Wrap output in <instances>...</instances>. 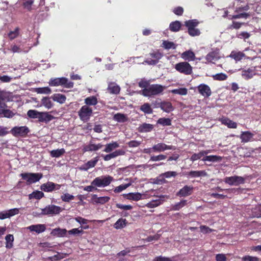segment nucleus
Wrapping results in <instances>:
<instances>
[{"instance_id":"obj_1","label":"nucleus","mask_w":261,"mask_h":261,"mask_svg":"<svg viewBox=\"0 0 261 261\" xmlns=\"http://www.w3.org/2000/svg\"><path fill=\"white\" fill-rule=\"evenodd\" d=\"M48 84L50 86H63L67 88H71L73 87V83L69 81L68 79L64 77L51 78Z\"/></svg>"},{"instance_id":"obj_2","label":"nucleus","mask_w":261,"mask_h":261,"mask_svg":"<svg viewBox=\"0 0 261 261\" xmlns=\"http://www.w3.org/2000/svg\"><path fill=\"white\" fill-rule=\"evenodd\" d=\"M199 24V21L197 19H191L185 22V26L188 28V33L191 36H199L200 31L196 27Z\"/></svg>"},{"instance_id":"obj_3","label":"nucleus","mask_w":261,"mask_h":261,"mask_svg":"<svg viewBox=\"0 0 261 261\" xmlns=\"http://www.w3.org/2000/svg\"><path fill=\"white\" fill-rule=\"evenodd\" d=\"M164 90L163 86L158 84H152L148 87L147 89H144L142 90V94L144 96H151L158 95L162 93Z\"/></svg>"},{"instance_id":"obj_4","label":"nucleus","mask_w":261,"mask_h":261,"mask_svg":"<svg viewBox=\"0 0 261 261\" xmlns=\"http://www.w3.org/2000/svg\"><path fill=\"white\" fill-rule=\"evenodd\" d=\"M113 179V177L110 175L101 176L96 177L91 182V185L97 187H105L109 186Z\"/></svg>"},{"instance_id":"obj_5","label":"nucleus","mask_w":261,"mask_h":261,"mask_svg":"<svg viewBox=\"0 0 261 261\" xmlns=\"http://www.w3.org/2000/svg\"><path fill=\"white\" fill-rule=\"evenodd\" d=\"M174 68L178 72L185 75H190L193 73V67L188 62L184 61L175 65Z\"/></svg>"},{"instance_id":"obj_6","label":"nucleus","mask_w":261,"mask_h":261,"mask_svg":"<svg viewBox=\"0 0 261 261\" xmlns=\"http://www.w3.org/2000/svg\"><path fill=\"white\" fill-rule=\"evenodd\" d=\"M20 176L23 180H26L27 185H31L38 181L42 178L41 173H22Z\"/></svg>"},{"instance_id":"obj_7","label":"nucleus","mask_w":261,"mask_h":261,"mask_svg":"<svg viewBox=\"0 0 261 261\" xmlns=\"http://www.w3.org/2000/svg\"><path fill=\"white\" fill-rule=\"evenodd\" d=\"M92 115L93 110L92 108L88 107V106H83L78 111L80 119L84 122L89 121Z\"/></svg>"},{"instance_id":"obj_8","label":"nucleus","mask_w":261,"mask_h":261,"mask_svg":"<svg viewBox=\"0 0 261 261\" xmlns=\"http://www.w3.org/2000/svg\"><path fill=\"white\" fill-rule=\"evenodd\" d=\"M30 132L29 128L26 126H15L11 130V134L15 137H25Z\"/></svg>"},{"instance_id":"obj_9","label":"nucleus","mask_w":261,"mask_h":261,"mask_svg":"<svg viewBox=\"0 0 261 261\" xmlns=\"http://www.w3.org/2000/svg\"><path fill=\"white\" fill-rule=\"evenodd\" d=\"M151 58H147L144 62L149 65H154L159 62V60L163 57V55L159 51H153L149 54Z\"/></svg>"},{"instance_id":"obj_10","label":"nucleus","mask_w":261,"mask_h":261,"mask_svg":"<svg viewBox=\"0 0 261 261\" xmlns=\"http://www.w3.org/2000/svg\"><path fill=\"white\" fill-rule=\"evenodd\" d=\"M224 181L226 184L231 186H238L245 182V178L242 176L235 175L230 177H226Z\"/></svg>"},{"instance_id":"obj_11","label":"nucleus","mask_w":261,"mask_h":261,"mask_svg":"<svg viewBox=\"0 0 261 261\" xmlns=\"http://www.w3.org/2000/svg\"><path fill=\"white\" fill-rule=\"evenodd\" d=\"M61 211V207L55 205H49L41 210V214L44 215H57Z\"/></svg>"},{"instance_id":"obj_12","label":"nucleus","mask_w":261,"mask_h":261,"mask_svg":"<svg viewBox=\"0 0 261 261\" xmlns=\"http://www.w3.org/2000/svg\"><path fill=\"white\" fill-rule=\"evenodd\" d=\"M155 107L156 108H160L163 111L166 113H170L174 109L171 102L167 101H163L160 102H156Z\"/></svg>"},{"instance_id":"obj_13","label":"nucleus","mask_w":261,"mask_h":261,"mask_svg":"<svg viewBox=\"0 0 261 261\" xmlns=\"http://www.w3.org/2000/svg\"><path fill=\"white\" fill-rule=\"evenodd\" d=\"M194 187L192 186L186 185L183 188L180 189L176 193V196L181 197H187L191 195L193 192Z\"/></svg>"},{"instance_id":"obj_14","label":"nucleus","mask_w":261,"mask_h":261,"mask_svg":"<svg viewBox=\"0 0 261 261\" xmlns=\"http://www.w3.org/2000/svg\"><path fill=\"white\" fill-rule=\"evenodd\" d=\"M153 149L154 152H161L166 150L174 149V148L172 145H168L164 143H159L153 146Z\"/></svg>"},{"instance_id":"obj_15","label":"nucleus","mask_w":261,"mask_h":261,"mask_svg":"<svg viewBox=\"0 0 261 261\" xmlns=\"http://www.w3.org/2000/svg\"><path fill=\"white\" fill-rule=\"evenodd\" d=\"M199 93L204 97H208L212 94L210 87L204 84L199 85L197 87Z\"/></svg>"},{"instance_id":"obj_16","label":"nucleus","mask_w":261,"mask_h":261,"mask_svg":"<svg viewBox=\"0 0 261 261\" xmlns=\"http://www.w3.org/2000/svg\"><path fill=\"white\" fill-rule=\"evenodd\" d=\"M55 118V117L54 116L49 114L48 112H40L38 121L40 122L47 123Z\"/></svg>"},{"instance_id":"obj_17","label":"nucleus","mask_w":261,"mask_h":261,"mask_svg":"<svg viewBox=\"0 0 261 261\" xmlns=\"http://www.w3.org/2000/svg\"><path fill=\"white\" fill-rule=\"evenodd\" d=\"M181 57L185 61H188V62L194 61L196 59L194 53L191 50H186L183 52L181 54Z\"/></svg>"},{"instance_id":"obj_18","label":"nucleus","mask_w":261,"mask_h":261,"mask_svg":"<svg viewBox=\"0 0 261 261\" xmlns=\"http://www.w3.org/2000/svg\"><path fill=\"white\" fill-rule=\"evenodd\" d=\"M31 231H35L37 233L44 232L46 229L44 224L32 225L28 227Z\"/></svg>"},{"instance_id":"obj_19","label":"nucleus","mask_w":261,"mask_h":261,"mask_svg":"<svg viewBox=\"0 0 261 261\" xmlns=\"http://www.w3.org/2000/svg\"><path fill=\"white\" fill-rule=\"evenodd\" d=\"M254 136V134L249 131L242 132L240 138L242 142L246 143L250 141Z\"/></svg>"},{"instance_id":"obj_20","label":"nucleus","mask_w":261,"mask_h":261,"mask_svg":"<svg viewBox=\"0 0 261 261\" xmlns=\"http://www.w3.org/2000/svg\"><path fill=\"white\" fill-rule=\"evenodd\" d=\"M102 146L103 145L101 143L95 144H93L92 142L90 141V143L84 148V150L85 151H97L101 149Z\"/></svg>"},{"instance_id":"obj_21","label":"nucleus","mask_w":261,"mask_h":261,"mask_svg":"<svg viewBox=\"0 0 261 261\" xmlns=\"http://www.w3.org/2000/svg\"><path fill=\"white\" fill-rule=\"evenodd\" d=\"M229 57L233 59L236 62L241 61L243 58H246V56L244 53L241 51H236L233 50L231 52Z\"/></svg>"},{"instance_id":"obj_22","label":"nucleus","mask_w":261,"mask_h":261,"mask_svg":"<svg viewBox=\"0 0 261 261\" xmlns=\"http://www.w3.org/2000/svg\"><path fill=\"white\" fill-rule=\"evenodd\" d=\"M187 176L191 177H198L201 176H205L207 175L206 172L204 170L201 171H191L185 174Z\"/></svg>"},{"instance_id":"obj_23","label":"nucleus","mask_w":261,"mask_h":261,"mask_svg":"<svg viewBox=\"0 0 261 261\" xmlns=\"http://www.w3.org/2000/svg\"><path fill=\"white\" fill-rule=\"evenodd\" d=\"M153 128L152 124L144 123L139 126L138 130L140 133H147L151 132Z\"/></svg>"},{"instance_id":"obj_24","label":"nucleus","mask_w":261,"mask_h":261,"mask_svg":"<svg viewBox=\"0 0 261 261\" xmlns=\"http://www.w3.org/2000/svg\"><path fill=\"white\" fill-rule=\"evenodd\" d=\"M67 232L68 231L66 229L57 228L52 230L51 234L58 237H64L66 235Z\"/></svg>"},{"instance_id":"obj_25","label":"nucleus","mask_w":261,"mask_h":261,"mask_svg":"<svg viewBox=\"0 0 261 261\" xmlns=\"http://www.w3.org/2000/svg\"><path fill=\"white\" fill-rule=\"evenodd\" d=\"M219 59L218 54L215 51L209 53L205 57V59L208 63H213L217 61Z\"/></svg>"},{"instance_id":"obj_26","label":"nucleus","mask_w":261,"mask_h":261,"mask_svg":"<svg viewBox=\"0 0 261 261\" xmlns=\"http://www.w3.org/2000/svg\"><path fill=\"white\" fill-rule=\"evenodd\" d=\"M40 189L45 192H51L54 191V182L47 181L40 186Z\"/></svg>"},{"instance_id":"obj_27","label":"nucleus","mask_w":261,"mask_h":261,"mask_svg":"<svg viewBox=\"0 0 261 261\" xmlns=\"http://www.w3.org/2000/svg\"><path fill=\"white\" fill-rule=\"evenodd\" d=\"M128 222L126 219L120 218L113 225L114 227L116 229H120L125 227Z\"/></svg>"},{"instance_id":"obj_28","label":"nucleus","mask_w":261,"mask_h":261,"mask_svg":"<svg viewBox=\"0 0 261 261\" xmlns=\"http://www.w3.org/2000/svg\"><path fill=\"white\" fill-rule=\"evenodd\" d=\"M84 103H85V106H88V107H90L91 106H95L98 103L97 98L95 96H90L87 97L84 99Z\"/></svg>"},{"instance_id":"obj_29","label":"nucleus","mask_w":261,"mask_h":261,"mask_svg":"<svg viewBox=\"0 0 261 261\" xmlns=\"http://www.w3.org/2000/svg\"><path fill=\"white\" fill-rule=\"evenodd\" d=\"M92 199L96 203H100L101 204H103L105 203L108 202L110 199V198L108 196H103V197H97L96 195H93L92 196Z\"/></svg>"},{"instance_id":"obj_30","label":"nucleus","mask_w":261,"mask_h":261,"mask_svg":"<svg viewBox=\"0 0 261 261\" xmlns=\"http://www.w3.org/2000/svg\"><path fill=\"white\" fill-rule=\"evenodd\" d=\"M113 119L118 122L123 123L128 120V118L126 115L118 113L114 115Z\"/></svg>"},{"instance_id":"obj_31","label":"nucleus","mask_w":261,"mask_h":261,"mask_svg":"<svg viewBox=\"0 0 261 261\" xmlns=\"http://www.w3.org/2000/svg\"><path fill=\"white\" fill-rule=\"evenodd\" d=\"M44 196V194L42 191L36 190L33 191L32 193L29 195V199L32 200L33 199H35L37 200H40Z\"/></svg>"},{"instance_id":"obj_32","label":"nucleus","mask_w":261,"mask_h":261,"mask_svg":"<svg viewBox=\"0 0 261 261\" xmlns=\"http://www.w3.org/2000/svg\"><path fill=\"white\" fill-rule=\"evenodd\" d=\"M125 198L128 200L138 201L141 199L142 195L140 193H129L125 195Z\"/></svg>"},{"instance_id":"obj_33","label":"nucleus","mask_w":261,"mask_h":261,"mask_svg":"<svg viewBox=\"0 0 261 261\" xmlns=\"http://www.w3.org/2000/svg\"><path fill=\"white\" fill-rule=\"evenodd\" d=\"M108 91L111 94H117L120 92V87L115 83H110L108 87Z\"/></svg>"},{"instance_id":"obj_34","label":"nucleus","mask_w":261,"mask_h":261,"mask_svg":"<svg viewBox=\"0 0 261 261\" xmlns=\"http://www.w3.org/2000/svg\"><path fill=\"white\" fill-rule=\"evenodd\" d=\"M181 27V23L179 21H175L170 23L169 25V29L171 31L176 32L180 30Z\"/></svg>"},{"instance_id":"obj_35","label":"nucleus","mask_w":261,"mask_h":261,"mask_svg":"<svg viewBox=\"0 0 261 261\" xmlns=\"http://www.w3.org/2000/svg\"><path fill=\"white\" fill-rule=\"evenodd\" d=\"M237 14L236 15H229L228 17V19L230 20H233L236 19H239L241 18H247L250 16V14L249 13L246 12H240L237 13Z\"/></svg>"},{"instance_id":"obj_36","label":"nucleus","mask_w":261,"mask_h":261,"mask_svg":"<svg viewBox=\"0 0 261 261\" xmlns=\"http://www.w3.org/2000/svg\"><path fill=\"white\" fill-rule=\"evenodd\" d=\"M51 98L54 101H57L61 104L64 103L66 99L65 95L59 93L54 94L52 95Z\"/></svg>"},{"instance_id":"obj_37","label":"nucleus","mask_w":261,"mask_h":261,"mask_svg":"<svg viewBox=\"0 0 261 261\" xmlns=\"http://www.w3.org/2000/svg\"><path fill=\"white\" fill-rule=\"evenodd\" d=\"M119 146V145L117 142H112V143L106 145V147L103 150V151L107 153H110L112 152L114 149L118 148Z\"/></svg>"},{"instance_id":"obj_38","label":"nucleus","mask_w":261,"mask_h":261,"mask_svg":"<svg viewBox=\"0 0 261 261\" xmlns=\"http://www.w3.org/2000/svg\"><path fill=\"white\" fill-rule=\"evenodd\" d=\"M221 122L222 124L227 125L229 128H236L237 127V124L236 122L227 118L222 119Z\"/></svg>"},{"instance_id":"obj_39","label":"nucleus","mask_w":261,"mask_h":261,"mask_svg":"<svg viewBox=\"0 0 261 261\" xmlns=\"http://www.w3.org/2000/svg\"><path fill=\"white\" fill-rule=\"evenodd\" d=\"M6 247L7 249H11L13 246L14 237L13 235L9 234L5 237Z\"/></svg>"},{"instance_id":"obj_40","label":"nucleus","mask_w":261,"mask_h":261,"mask_svg":"<svg viewBox=\"0 0 261 261\" xmlns=\"http://www.w3.org/2000/svg\"><path fill=\"white\" fill-rule=\"evenodd\" d=\"M65 153L64 148L57 149L50 151V155L53 158H59Z\"/></svg>"},{"instance_id":"obj_41","label":"nucleus","mask_w":261,"mask_h":261,"mask_svg":"<svg viewBox=\"0 0 261 261\" xmlns=\"http://www.w3.org/2000/svg\"><path fill=\"white\" fill-rule=\"evenodd\" d=\"M187 204V200L182 199L180 202L176 203L174 205H172L171 210L172 211H179L182 207Z\"/></svg>"},{"instance_id":"obj_42","label":"nucleus","mask_w":261,"mask_h":261,"mask_svg":"<svg viewBox=\"0 0 261 261\" xmlns=\"http://www.w3.org/2000/svg\"><path fill=\"white\" fill-rule=\"evenodd\" d=\"M208 153V151L203 150L199 152L198 153H194L190 158V160L192 162L200 159L203 156L207 154Z\"/></svg>"},{"instance_id":"obj_43","label":"nucleus","mask_w":261,"mask_h":261,"mask_svg":"<svg viewBox=\"0 0 261 261\" xmlns=\"http://www.w3.org/2000/svg\"><path fill=\"white\" fill-rule=\"evenodd\" d=\"M222 157L220 156L211 155L204 156L202 160L203 161H209L211 162H216L221 161Z\"/></svg>"},{"instance_id":"obj_44","label":"nucleus","mask_w":261,"mask_h":261,"mask_svg":"<svg viewBox=\"0 0 261 261\" xmlns=\"http://www.w3.org/2000/svg\"><path fill=\"white\" fill-rule=\"evenodd\" d=\"M14 116V113L9 109L0 110V118L3 116L7 118H12Z\"/></svg>"},{"instance_id":"obj_45","label":"nucleus","mask_w":261,"mask_h":261,"mask_svg":"<svg viewBox=\"0 0 261 261\" xmlns=\"http://www.w3.org/2000/svg\"><path fill=\"white\" fill-rule=\"evenodd\" d=\"M98 157L96 156L93 159L89 161L85 165V167H84L83 169H84L85 170H87L90 168L94 167L97 164V162L98 161Z\"/></svg>"},{"instance_id":"obj_46","label":"nucleus","mask_w":261,"mask_h":261,"mask_svg":"<svg viewBox=\"0 0 261 261\" xmlns=\"http://www.w3.org/2000/svg\"><path fill=\"white\" fill-rule=\"evenodd\" d=\"M140 110L145 114H152L153 112L150 105L148 103H145L142 105L140 108Z\"/></svg>"},{"instance_id":"obj_47","label":"nucleus","mask_w":261,"mask_h":261,"mask_svg":"<svg viewBox=\"0 0 261 261\" xmlns=\"http://www.w3.org/2000/svg\"><path fill=\"white\" fill-rule=\"evenodd\" d=\"M157 123L162 126H170L171 125V120L168 118H161L158 120Z\"/></svg>"},{"instance_id":"obj_48","label":"nucleus","mask_w":261,"mask_h":261,"mask_svg":"<svg viewBox=\"0 0 261 261\" xmlns=\"http://www.w3.org/2000/svg\"><path fill=\"white\" fill-rule=\"evenodd\" d=\"M252 215L253 217H261V205L255 206L252 210Z\"/></svg>"},{"instance_id":"obj_49","label":"nucleus","mask_w":261,"mask_h":261,"mask_svg":"<svg viewBox=\"0 0 261 261\" xmlns=\"http://www.w3.org/2000/svg\"><path fill=\"white\" fill-rule=\"evenodd\" d=\"M242 77L245 80H249L253 76V70L251 69L248 70H243L242 73Z\"/></svg>"},{"instance_id":"obj_50","label":"nucleus","mask_w":261,"mask_h":261,"mask_svg":"<svg viewBox=\"0 0 261 261\" xmlns=\"http://www.w3.org/2000/svg\"><path fill=\"white\" fill-rule=\"evenodd\" d=\"M8 50L13 53H20L22 51L20 45H16L15 43L11 44L10 47L8 48Z\"/></svg>"},{"instance_id":"obj_51","label":"nucleus","mask_w":261,"mask_h":261,"mask_svg":"<svg viewBox=\"0 0 261 261\" xmlns=\"http://www.w3.org/2000/svg\"><path fill=\"white\" fill-rule=\"evenodd\" d=\"M162 203V201L160 199L152 200L146 204V206L148 208H153L158 206Z\"/></svg>"},{"instance_id":"obj_52","label":"nucleus","mask_w":261,"mask_h":261,"mask_svg":"<svg viewBox=\"0 0 261 261\" xmlns=\"http://www.w3.org/2000/svg\"><path fill=\"white\" fill-rule=\"evenodd\" d=\"M212 77L214 80L222 81L226 80L228 76L225 73H219L212 75Z\"/></svg>"},{"instance_id":"obj_53","label":"nucleus","mask_w":261,"mask_h":261,"mask_svg":"<svg viewBox=\"0 0 261 261\" xmlns=\"http://www.w3.org/2000/svg\"><path fill=\"white\" fill-rule=\"evenodd\" d=\"M19 28L18 27H17L15 28V29L14 31H10L8 33V37L9 39L12 40L16 38L19 34Z\"/></svg>"},{"instance_id":"obj_54","label":"nucleus","mask_w":261,"mask_h":261,"mask_svg":"<svg viewBox=\"0 0 261 261\" xmlns=\"http://www.w3.org/2000/svg\"><path fill=\"white\" fill-rule=\"evenodd\" d=\"M167 155L163 154H160L158 155H152L150 157L149 161L152 162H156L161 160H165L167 158Z\"/></svg>"},{"instance_id":"obj_55","label":"nucleus","mask_w":261,"mask_h":261,"mask_svg":"<svg viewBox=\"0 0 261 261\" xmlns=\"http://www.w3.org/2000/svg\"><path fill=\"white\" fill-rule=\"evenodd\" d=\"M42 104L46 108H51L53 104L48 97H44L41 100Z\"/></svg>"},{"instance_id":"obj_56","label":"nucleus","mask_w":261,"mask_h":261,"mask_svg":"<svg viewBox=\"0 0 261 261\" xmlns=\"http://www.w3.org/2000/svg\"><path fill=\"white\" fill-rule=\"evenodd\" d=\"M162 46L167 49H169L171 48H176V45L173 42H170L169 41H164L162 43Z\"/></svg>"},{"instance_id":"obj_57","label":"nucleus","mask_w":261,"mask_h":261,"mask_svg":"<svg viewBox=\"0 0 261 261\" xmlns=\"http://www.w3.org/2000/svg\"><path fill=\"white\" fill-rule=\"evenodd\" d=\"M40 112L36 110H30L27 112L28 116L31 118H37L39 119Z\"/></svg>"},{"instance_id":"obj_58","label":"nucleus","mask_w":261,"mask_h":261,"mask_svg":"<svg viewBox=\"0 0 261 261\" xmlns=\"http://www.w3.org/2000/svg\"><path fill=\"white\" fill-rule=\"evenodd\" d=\"M35 91L40 94H49L51 92V89L48 87L37 88Z\"/></svg>"},{"instance_id":"obj_59","label":"nucleus","mask_w":261,"mask_h":261,"mask_svg":"<svg viewBox=\"0 0 261 261\" xmlns=\"http://www.w3.org/2000/svg\"><path fill=\"white\" fill-rule=\"evenodd\" d=\"M244 24V23L243 22L232 21V23L228 26V29L230 30H238L241 28L242 25H243Z\"/></svg>"},{"instance_id":"obj_60","label":"nucleus","mask_w":261,"mask_h":261,"mask_svg":"<svg viewBox=\"0 0 261 261\" xmlns=\"http://www.w3.org/2000/svg\"><path fill=\"white\" fill-rule=\"evenodd\" d=\"M172 93L175 94H179L180 95H185L188 93V90L185 88H180L172 90Z\"/></svg>"},{"instance_id":"obj_61","label":"nucleus","mask_w":261,"mask_h":261,"mask_svg":"<svg viewBox=\"0 0 261 261\" xmlns=\"http://www.w3.org/2000/svg\"><path fill=\"white\" fill-rule=\"evenodd\" d=\"M61 198L63 201L69 202L74 199V196L69 193H65L61 195Z\"/></svg>"},{"instance_id":"obj_62","label":"nucleus","mask_w":261,"mask_h":261,"mask_svg":"<svg viewBox=\"0 0 261 261\" xmlns=\"http://www.w3.org/2000/svg\"><path fill=\"white\" fill-rule=\"evenodd\" d=\"M130 185H131L130 183L126 184H122L118 187H116L115 188L114 191L116 193H120L121 191H122L123 190L127 188L128 187H129L130 186Z\"/></svg>"},{"instance_id":"obj_63","label":"nucleus","mask_w":261,"mask_h":261,"mask_svg":"<svg viewBox=\"0 0 261 261\" xmlns=\"http://www.w3.org/2000/svg\"><path fill=\"white\" fill-rule=\"evenodd\" d=\"M177 173L175 171H167V172H165V173L161 174L160 175V176L164 177V178H169L171 177H175V176H177Z\"/></svg>"},{"instance_id":"obj_64","label":"nucleus","mask_w":261,"mask_h":261,"mask_svg":"<svg viewBox=\"0 0 261 261\" xmlns=\"http://www.w3.org/2000/svg\"><path fill=\"white\" fill-rule=\"evenodd\" d=\"M64 257V255L61 254L60 253L58 252L57 254L46 258V260H49L50 261L59 260L63 259Z\"/></svg>"}]
</instances>
